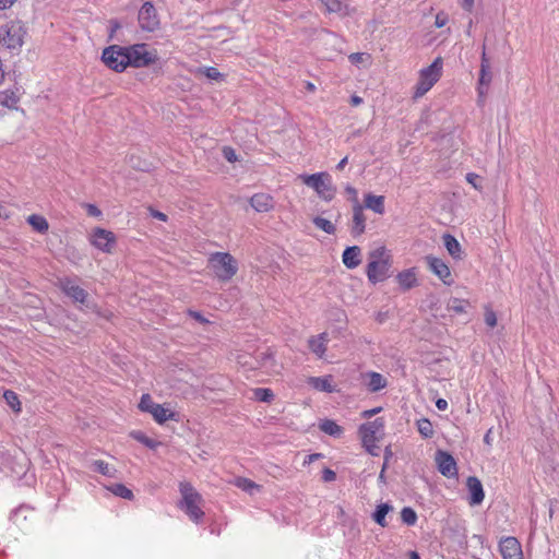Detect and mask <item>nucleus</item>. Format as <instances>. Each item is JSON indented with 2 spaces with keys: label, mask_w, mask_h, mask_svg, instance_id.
Listing matches in <instances>:
<instances>
[{
  "label": "nucleus",
  "mask_w": 559,
  "mask_h": 559,
  "mask_svg": "<svg viewBox=\"0 0 559 559\" xmlns=\"http://www.w3.org/2000/svg\"><path fill=\"white\" fill-rule=\"evenodd\" d=\"M392 264L391 254L385 247L380 246L369 253V262L367 265L368 280L376 284L383 282L389 276Z\"/></svg>",
  "instance_id": "nucleus-1"
},
{
  "label": "nucleus",
  "mask_w": 559,
  "mask_h": 559,
  "mask_svg": "<svg viewBox=\"0 0 559 559\" xmlns=\"http://www.w3.org/2000/svg\"><path fill=\"white\" fill-rule=\"evenodd\" d=\"M359 436L362 447L366 451L377 456L379 455L380 447L378 443L384 436V420L383 418H376L372 421H367L359 427Z\"/></svg>",
  "instance_id": "nucleus-2"
},
{
  "label": "nucleus",
  "mask_w": 559,
  "mask_h": 559,
  "mask_svg": "<svg viewBox=\"0 0 559 559\" xmlns=\"http://www.w3.org/2000/svg\"><path fill=\"white\" fill-rule=\"evenodd\" d=\"M181 500L179 508L195 523H199L204 512L201 509L202 497L201 495L188 483L180 484Z\"/></svg>",
  "instance_id": "nucleus-3"
},
{
  "label": "nucleus",
  "mask_w": 559,
  "mask_h": 559,
  "mask_svg": "<svg viewBox=\"0 0 559 559\" xmlns=\"http://www.w3.org/2000/svg\"><path fill=\"white\" fill-rule=\"evenodd\" d=\"M302 183L313 189L318 197L326 202L334 199L336 189L332 183V178L328 173H317L312 175L302 174L298 177Z\"/></svg>",
  "instance_id": "nucleus-4"
},
{
  "label": "nucleus",
  "mask_w": 559,
  "mask_h": 559,
  "mask_svg": "<svg viewBox=\"0 0 559 559\" xmlns=\"http://www.w3.org/2000/svg\"><path fill=\"white\" fill-rule=\"evenodd\" d=\"M443 61L441 57L420 70L418 82L415 87L414 97H423L441 78Z\"/></svg>",
  "instance_id": "nucleus-5"
},
{
  "label": "nucleus",
  "mask_w": 559,
  "mask_h": 559,
  "mask_svg": "<svg viewBox=\"0 0 559 559\" xmlns=\"http://www.w3.org/2000/svg\"><path fill=\"white\" fill-rule=\"evenodd\" d=\"M210 264L215 275L223 281L230 280L238 270L236 260L226 252H216L210 257Z\"/></svg>",
  "instance_id": "nucleus-6"
},
{
  "label": "nucleus",
  "mask_w": 559,
  "mask_h": 559,
  "mask_svg": "<svg viewBox=\"0 0 559 559\" xmlns=\"http://www.w3.org/2000/svg\"><path fill=\"white\" fill-rule=\"evenodd\" d=\"M126 52L130 57V66L134 68L147 67L158 59L156 50L150 49L145 44L128 46Z\"/></svg>",
  "instance_id": "nucleus-7"
},
{
  "label": "nucleus",
  "mask_w": 559,
  "mask_h": 559,
  "mask_svg": "<svg viewBox=\"0 0 559 559\" xmlns=\"http://www.w3.org/2000/svg\"><path fill=\"white\" fill-rule=\"evenodd\" d=\"M102 59L104 63L116 72H122L130 66V57L126 47L112 45L104 49Z\"/></svg>",
  "instance_id": "nucleus-8"
},
{
  "label": "nucleus",
  "mask_w": 559,
  "mask_h": 559,
  "mask_svg": "<svg viewBox=\"0 0 559 559\" xmlns=\"http://www.w3.org/2000/svg\"><path fill=\"white\" fill-rule=\"evenodd\" d=\"M90 241L96 249L105 253H111L117 239L112 231L97 227L92 230Z\"/></svg>",
  "instance_id": "nucleus-9"
},
{
  "label": "nucleus",
  "mask_w": 559,
  "mask_h": 559,
  "mask_svg": "<svg viewBox=\"0 0 559 559\" xmlns=\"http://www.w3.org/2000/svg\"><path fill=\"white\" fill-rule=\"evenodd\" d=\"M242 366H249L250 369H260L265 374H278L281 371V365H278L272 353L262 352L259 357L255 358L254 362L247 360L239 361Z\"/></svg>",
  "instance_id": "nucleus-10"
},
{
  "label": "nucleus",
  "mask_w": 559,
  "mask_h": 559,
  "mask_svg": "<svg viewBox=\"0 0 559 559\" xmlns=\"http://www.w3.org/2000/svg\"><path fill=\"white\" fill-rule=\"evenodd\" d=\"M60 287L63 293L72 298L75 302H79L88 309L94 308V305H92L88 300V294L86 290L80 287L74 280L68 277L61 280Z\"/></svg>",
  "instance_id": "nucleus-11"
},
{
  "label": "nucleus",
  "mask_w": 559,
  "mask_h": 559,
  "mask_svg": "<svg viewBox=\"0 0 559 559\" xmlns=\"http://www.w3.org/2000/svg\"><path fill=\"white\" fill-rule=\"evenodd\" d=\"M139 24L143 31L154 32L159 26V20L153 3L145 2L139 11Z\"/></svg>",
  "instance_id": "nucleus-12"
},
{
  "label": "nucleus",
  "mask_w": 559,
  "mask_h": 559,
  "mask_svg": "<svg viewBox=\"0 0 559 559\" xmlns=\"http://www.w3.org/2000/svg\"><path fill=\"white\" fill-rule=\"evenodd\" d=\"M24 31L19 22H10L5 25L3 43L9 49H17L23 45Z\"/></svg>",
  "instance_id": "nucleus-13"
},
{
  "label": "nucleus",
  "mask_w": 559,
  "mask_h": 559,
  "mask_svg": "<svg viewBox=\"0 0 559 559\" xmlns=\"http://www.w3.org/2000/svg\"><path fill=\"white\" fill-rule=\"evenodd\" d=\"M499 550L503 559H523L522 547L515 537H503L499 543Z\"/></svg>",
  "instance_id": "nucleus-14"
},
{
  "label": "nucleus",
  "mask_w": 559,
  "mask_h": 559,
  "mask_svg": "<svg viewBox=\"0 0 559 559\" xmlns=\"http://www.w3.org/2000/svg\"><path fill=\"white\" fill-rule=\"evenodd\" d=\"M436 462L438 465V471L445 477L452 478L456 477L457 468L456 462L454 457L444 451H438L436 453Z\"/></svg>",
  "instance_id": "nucleus-15"
},
{
  "label": "nucleus",
  "mask_w": 559,
  "mask_h": 559,
  "mask_svg": "<svg viewBox=\"0 0 559 559\" xmlns=\"http://www.w3.org/2000/svg\"><path fill=\"white\" fill-rule=\"evenodd\" d=\"M427 263L431 272L438 276L445 285L453 283L450 267L444 263L443 260L436 257H427Z\"/></svg>",
  "instance_id": "nucleus-16"
},
{
  "label": "nucleus",
  "mask_w": 559,
  "mask_h": 559,
  "mask_svg": "<svg viewBox=\"0 0 559 559\" xmlns=\"http://www.w3.org/2000/svg\"><path fill=\"white\" fill-rule=\"evenodd\" d=\"M466 487L468 490V503L471 506L480 504L485 498V492L480 480L475 476H469L466 479Z\"/></svg>",
  "instance_id": "nucleus-17"
},
{
  "label": "nucleus",
  "mask_w": 559,
  "mask_h": 559,
  "mask_svg": "<svg viewBox=\"0 0 559 559\" xmlns=\"http://www.w3.org/2000/svg\"><path fill=\"white\" fill-rule=\"evenodd\" d=\"M330 342L329 334L323 332L318 335L311 336L308 340L309 349L318 357L322 358L326 352Z\"/></svg>",
  "instance_id": "nucleus-18"
},
{
  "label": "nucleus",
  "mask_w": 559,
  "mask_h": 559,
  "mask_svg": "<svg viewBox=\"0 0 559 559\" xmlns=\"http://www.w3.org/2000/svg\"><path fill=\"white\" fill-rule=\"evenodd\" d=\"M251 206L257 212H269L274 207L273 198L266 193H257L250 199Z\"/></svg>",
  "instance_id": "nucleus-19"
},
{
  "label": "nucleus",
  "mask_w": 559,
  "mask_h": 559,
  "mask_svg": "<svg viewBox=\"0 0 559 559\" xmlns=\"http://www.w3.org/2000/svg\"><path fill=\"white\" fill-rule=\"evenodd\" d=\"M396 281L400 287L404 290H408L418 285L416 269H407L400 272L396 275Z\"/></svg>",
  "instance_id": "nucleus-20"
},
{
  "label": "nucleus",
  "mask_w": 559,
  "mask_h": 559,
  "mask_svg": "<svg viewBox=\"0 0 559 559\" xmlns=\"http://www.w3.org/2000/svg\"><path fill=\"white\" fill-rule=\"evenodd\" d=\"M344 265L348 269L357 267L361 262V250L357 246L348 247L342 255Z\"/></svg>",
  "instance_id": "nucleus-21"
},
{
  "label": "nucleus",
  "mask_w": 559,
  "mask_h": 559,
  "mask_svg": "<svg viewBox=\"0 0 559 559\" xmlns=\"http://www.w3.org/2000/svg\"><path fill=\"white\" fill-rule=\"evenodd\" d=\"M366 385L369 391L378 392L386 386L385 378L378 372H368L365 374Z\"/></svg>",
  "instance_id": "nucleus-22"
},
{
  "label": "nucleus",
  "mask_w": 559,
  "mask_h": 559,
  "mask_svg": "<svg viewBox=\"0 0 559 559\" xmlns=\"http://www.w3.org/2000/svg\"><path fill=\"white\" fill-rule=\"evenodd\" d=\"M365 206L377 214L384 213V197L368 193L365 195Z\"/></svg>",
  "instance_id": "nucleus-23"
},
{
  "label": "nucleus",
  "mask_w": 559,
  "mask_h": 559,
  "mask_svg": "<svg viewBox=\"0 0 559 559\" xmlns=\"http://www.w3.org/2000/svg\"><path fill=\"white\" fill-rule=\"evenodd\" d=\"M365 222L366 217L362 212V207L357 204L354 206V213H353V234L354 235H360L365 231Z\"/></svg>",
  "instance_id": "nucleus-24"
},
{
  "label": "nucleus",
  "mask_w": 559,
  "mask_h": 559,
  "mask_svg": "<svg viewBox=\"0 0 559 559\" xmlns=\"http://www.w3.org/2000/svg\"><path fill=\"white\" fill-rule=\"evenodd\" d=\"M150 414L158 424H164L169 419H176V414L160 404L155 405Z\"/></svg>",
  "instance_id": "nucleus-25"
},
{
  "label": "nucleus",
  "mask_w": 559,
  "mask_h": 559,
  "mask_svg": "<svg viewBox=\"0 0 559 559\" xmlns=\"http://www.w3.org/2000/svg\"><path fill=\"white\" fill-rule=\"evenodd\" d=\"M308 384L321 392L330 393L334 391V388L331 383V377H310L308 379Z\"/></svg>",
  "instance_id": "nucleus-26"
},
{
  "label": "nucleus",
  "mask_w": 559,
  "mask_h": 559,
  "mask_svg": "<svg viewBox=\"0 0 559 559\" xmlns=\"http://www.w3.org/2000/svg\"><path fill=\"white\" fill-rule=\"evenodd\" d=\"M393 511V507L389 503H380L377 506L372 519L379 524L381 527H385L388 525L385 521V516L389 512Z\"/></svg>",
  "instance_id": "nucleus-27"
},
{
  "label": "nucleus",
  "mask_w": 559,
  "mask_h": 559,
  "mask_svg": "<svg viewBox=\"0 0 559 559\" xmlns=\"http://www.w3.org/2000/svg\"><path fill=\"white\" fill-rule=\"evenodd\" d=\"M443 243L449 254L454 259L461 258V245L460 242L450 234L443 236Z\"/></svg>",
  "instance_id": "nucleus-28"
},
{
  "label": "nucleus",
  "mask_w": 559,
  "mask_h": 559,
  "mask_svg": "<svg viewBox=\"0 0 559 559\" xmlns=\"http://www.w3.org/2000/svg\"><path fill=\"white\" fill-rule=\"evenodd\" d=\"M27 223L32 226V228L34 230H36L37 233H40V234H45L49 228V224H48L47 219L41 215H37V214L29 215L27 217Z\"/></svg>",
  "instance_id": "nucleus-29"
},
{
  "label": "nucleus",
  "mask_w": 559,
  "mask_h": 559,
  "mask_svg": "<svg viewBox=\"0 0 559 559\" xmlns=\"http://www.w3.org/2000/svg\"><path fill=\"white\" fill-rule=\"evenodd\" d=\"M19 102V95L14 90L0 92V105L7 108H13Z\"/></svg>",
  "instance_id": "nucleus-30"
},
{
  "label": "nucleus",
  "mask_w": 559,
  "mask_h": 559,
  "mask_svg": "<svg viewBox=\"0 0 559 559\" xmlns=\"http://www.w3.org/2000/svg\"><path fill=\"white\" fill-rule=\"evenodd\" d=\"M319 427L323 432L333 437H341L343 433V428L330 419L322 420Z\"/></svg>",
  "instance_id": "nucleus-31"
},
{
  "label": "nucleus",
  "mask_w": 559,
  "mask_h": 559,
  "mask_svg": "<svg viewBox=\"0 0 559 559\" xmlns=\"http://www.w3.org/2000/svg\"><path fill=\"white\" fill-rule=\"evenodd\" d=\"M106 489L115 496L127 500H132L134 497L133 492L122 484H114L111 486H107Z\"/></svg>",
  "instance_id": "nucleus-32"
},
{
  "label": "nucleus",
  "mask_w": 559,
  "mask_h": 559,
  "mask_svg": "<svg viewBox=\"0 0 559 559\" xmlns=\"http://www.w3.org/2000/svg\"><path fill=\"white\" fill-rule=\"evenodd\" d=\"M235 486L239 489L253 495L255 491H259L260 486L253 483L252 480L243 477H238L234 481Z\"/></svg>",
  "instance_id": "nucleus-33"
},
{
  "label": "nucleus",
  "mask_w": 559,
  "mask_h": 559,
  "mask_svg": "<svg viewBox=\"0 0 559 559\" xmlns=\"http://www.w3.org/2000/svg\"><path fill=\"white\" fill-rule=\"evenodd\" d=\"M92 468L102 475L108 476V477H115L116 476V468L110 466L108 463L97 460L92 463Z\"/></svg>",
  "instance_id": "nucleus-34"
},
{
  "label": "nucleus",
  "mask_w": 559,
  "mask_h": 559,
  "mask_svg": "<svg viewBox=\"0 0 559 559\" xmlns=\"http://www.w3.org/2000/svg\"><path fill=\"white\" fill-rule=\"evenodd\" d=\"M469 302L464 299L451 298L447 304V309L455 313H465Z\"/></svg>",
  "instance_id": "nucleus-35"
},
{
  "label": "nucleus",
  "mask_w": 559,
  "mask_h": 559,
  "mask_svg": "<svg viewBox=\"0 0 559 559\" xmlns=\"http://www.w3.org/2000/svg\"><path fill=\"white\" fill-rule=\"evenodd\" d=\"M3 399L7 402V404L15 412H21V402L19 400V396L15 392L11 390H5L3 392Z\"/></svg>",
  "instance_id": "nucleus-36"
},
{
  "label": "nucleus",
  "mask_w": 559,
  "mask_h": 559,
  "mask_svg": "<svg viewBox=\"0 0 559 559\" xmlns=\"http://www.w3.org/2000/svg\"><path fill=\"white\" fill-rule=\"evenodd\" d=\"M312 222L316 225V227H318L319 229L323 230L326 234L331 235V234L335 233L334 224L331 221L326 219V218H323L321 216H316L312 219Z\"/></svg>",
  "instance_id": "nucleus-37"
},
{
  "label": "nucleus",
  "mask_w": 559,
  "mask_h": 559,
  "mask_svg": "<svg viewBox=\"0 0 559 559\" xmlns=\"http://www.w3.org/2000/svg\"><path fill=\"white\" fill-rule=\"evenodd\" d=\"M417 428L419 433L424 438H431L433 436V427L430 420L421 418L417 421Z\"/></svg>",
  "instance_id": "nucleus-38"
},
{
  "label": "nucleus",
  "mask_w": 559,
  "mask_h": 559,
  "mask_svg": "<svg viewBox=\"0 0 559 559\" xmlns=\"http://www.w3.org/2000/svg\"><path fill=\"white\" fill-rule=\"evenodd\" d=\"M325 10L330 13H342L344 5L340 0H320Z\"/></svg>",
  "instance_id": "nucleus-39"
},
{
  "label": "nucleus",
  "mask_w": 559,
  "mask_h": 559,
  "mask_svg": "<svg viewBox=\"0 0 559 559\" xmlns=\"http://www.w3.org/2000/svg\"><path fill=\"white\" fill-rule=\"evenodd\" d=\"M401 519L407 525H414L417 521L416 512L408 507H405L401 511Z\"/></svg>",
  "instance_id": "nucleus-40"
},
{
  "label": "nucleus",
  "mask_w": 559,
  "mask_h": 559,
  "mask_svg": "<svg viewBox=\"0 0 559 559\" xmlns=\"http://www.w3.org/2000/svg\"><path fill=\"white\" fill-rule=\"evenodd\" d=\"M348 59L353 64H356V66L364 64L365 66L367 62L370 61V55L365 53V52H354L348 56Z\"/></svg>",
  "instance_id": "nucleus-41"
},
{
  "label": "nucleus",
  "mask_w": 559,
  "mask_h": 559,
  "mask_svg": "<svg viewBox=\"0 0 559 559\" xmlns=\"http://www.w3.org/2000/svg\"><path fill=\"white\" fill-rule=\"evenodd\" d=\"M273 396L270 389L259 388L254 390V397L261 402H271Z\"/></svg>",
  "instance_id": "nucleus-42"
},
{
  "label": "nucleus",
  "mask_w": 559,
  "mask_h": 559,
  "mask_svg": "<svg viewBox=\"0 0 559 559\" xmlns=\"http://www.w3.org/2000/svg\"><path fill=\"white\" fill-rule=\"evenodd\" d=\"M155 405H157V403H155L148 394H143L139 407L143 412L151 413Z\"/></svg>",
  "instance_id": "nucleus-43"
},
{
  "label": "nucleus",
  "mask_w": 559,
  "mask_h": 559,
  "mask_svg": "<svg viewBox=\"0 0 559 559\" xmlns=\"http://www.w3.org/2000/svg\"><path fill=\"white\" fill-rule=\"evenodd\" d=\"M491 81L490 64L480 68L479 85H489Z\"/></svg>",
  "instance_id": "nucleus-44"
},
{
  "label": "nucleus",
  "mask_w": 559,
  "mask_h": 559,
  "mask_svg": "<svg viewBox=\"0 0 559 559\" xmlns=\"http://www.w3.org/2000/svg\"><path fill=\"white\" fill-rule=\"evenodd\" d=\"M485 323L489 328H495L497 325V316L492 309L489 307L485 308Z\"/></svg>",
  "instance_id": "nucleus-45"
},
{
  "label": "nucleus",
  "mask_w": 559,
  "mask_h": 559,
  "mask_svg": "<svg viewBox=\"0 0 559 559\" xmlns=\"http://www.w3.org/2000/svg\"><path fill=\"white\" fill-rule=\"evenodd\" d=\"M201 71L210 80H218L222 76L218 70L213 67L204 68Z\"/></svg>",
  "instance_id": "nucleus-46"
},
{
  "label": "nucleus",
  "mask_w": 559,
  "mask_h": 559,
  "mask_svg": "<svg viewBox=\"0 0 559 559\" xmlns=\"http://www.w3.org/2000/svg\"><path fill=\"white\" fill-rule=\"evenodd\" d=\"M466 180L468 183H471L476 190H480V178L478 175L469 173L466 175Z\"/></svg>",
  "instance_id": "nucleus-47"
},
{
  "label": "nucleus",
  "mask_w": 559,
  "mask_h": 559,
  "mask_svg": "<svg viewBox=\"0 0 559 559\" xmlns=\"http://www.w3.org/2000/svg\"><path fill=\"white\" fill-rule=\"evenodd\" d=\"M223 155H224V157H225L228 162H230V163H234V162H236V160H237L236 152H235V150H234V148H231V147L225 146V147L223 148Z\"/></svg>",
  "instance_id": "nucleus-48"
},
{
  "label": "nucleus",
  "mask_w": 559,
  "mask_h": 559,
  "mask_svg": "<svg viewBox=\"0 0 559 559\" xmlns=\"http://www.w3.org/2000/svg\"><path fill=\"white\" fill-rule=\"evenodd\" d=\"M133 436H134V438L136 440H139L143 444H145V445H147L150 448H154L155 447L154 441L152 439L147 438L146 436H144L143 433L138 432V433H134Z\"/></svg>",
  "instance_id": "nucleus-49"
},
{
  "label": "nucleus",
  "mask_w": 559,
  "mask_h": 559,
  "mask_svg": "<svg viewBox=\"0 0 559 559\" xmlns=\"http://www.w3.org/2000/svg\"><path fill=\"white\" fill-rule=\"evenodd\" d=\"M448 23V15L443 12H439L436 15L435 25L440 28L443 27Z\"/></svg>",
  "instance_id": "nucleus-50"
},
{
  "label": "nucleus",
  "mask_w": 559,
  "mask_h": 559,
  "mask_svg": "<svg viewBox=\"0 0 559 559\" xmlns=\"http://www.w3.org/2000/svg\"><path fill=\"white\" fill-rule=\"evenodd\" d=\"M345 191L348 194V197L350 198V200L354 201L356 203V205H357L358 204V198H357L358 197V192H357V190L354 187H352L350 185H347L345 187Z\"/></svg>",
  "instance_id": "nucleus-51"
},
{
  "label": "nucleus",
  "mask_w": 559,
  "mask_h": 559,
  "mask_svg": "<svg viewBox=\"0 0 559 559\" xmlns=\"http://www.w3.org/2000/svg\"><path fill=\"white\" fill-rule=\"evenodd\" d=\"M335 478H336V474H335V472H334V471H332V469H330V468H325V469L323 471L322 479H323L324 481H328V483H329V481H333V480H335Z\"/></svg>",
  "instance_id": "nucleus-52"
},
{
  "label": "nucleus",
  "mask_w": 559,
  "mask_h": 559,
  "mask_svg": "<svg viewBox=\"0 0 559 559\" xmlns=\"http://www.w3.org/2000/svg\"><path fill=\"white\" fill-rule=\"evenodd\" d=\"M86 209H87V214L91 216L99 217L102 215L100 210L94 204H87Z\"/></svg>",
  "instance_id": "nucleus-53"
},
{
  "label": "nucleus",
  "mask_w": 559,
  "mask_h": 559,
  "mask_svg": "<svg viewBox=\"0 0 559 559\" xmlns=\"http://www.w3.org/2000/svg\"><path fill=\"white\" fill-rule=\"evenodd\" d=\"M381 412V407H376L371 409H366L361 413L362 418H371L372 416L377 415Z\"/></svg>",
  "instance_id": "nucleus-54"
},
{
  "label": "nucleus",
  "mask_w": 559,
  "mask_h": 559,
  "mask_svg": "<svg viewBox=\"0 0 559 559\" xmlns=\"http://www.w3.org/2000/svg\"><path fill=\"white\" fill-rule=\"evenodd\" d=\"M189 316L192 317L194 320L199 321L202 324L209 323V320L205 319L201 313L195 311H189Z\"/></svg>",
  "instance_id": "nucleus-55"
},
{
  "label": "nucleus",
  "mask_w": 559,
  "mask_h": 559,
  "mask_svg": "<svg viewBox=\"0 0 559 559\" xmlns=\"http://www.w3.org/2000/svg\"><path fill=\"white\" fill-rule=\"evenodd\" d=\"M487 85H478L477 87V93H478V102L479 103H483L485 97H486V94H487V88H486Z\"/></svg>",
  "instance_id": "nucleus-56"
},
{
  "label": "nucleus",
  "mask_w": 559,
  "mask_h": 559,
  "mask_svg": "<svg viewBox=\"0 0 559 559\" xmlns=\"http://www.w3.org/2000/svg\"><path fill=\"white\" fill-rule=\"evenodd\" d=\"M151 212V215L154 217V218H157L159 221H163V222H166L167 221V215L159 212V211H155L153 209L150 210Z\"/></svg>",
  "instance_id": "nucleus-57"
},
{
  "label": "nucleus",
  "mask_w": 559,
  "mask_h": 559,
  "mask_svg": "<svg viewBox=\"0 0 559 559\" xmlns=\"http://www.w3.org/2000/svg\"><path fill=\"white\" fill-rule=\"evenodd\" d=\"M17 0H0V10L10 9Z\"/></svg>",
  "instance_id": "nucleus-58"
},
{
  "label": "nucleus",
  "mask_w": 559,
  "mask_h": 559,
  "mask_svg": "<svg viewBox=\"0 0 559 559\" xmlns=\"http://www.w3.org/2000/svg\"><path fill=\"white\" fill-rule=\"evenodd\" d=\"M475 0H462V8L468 12L472 11Z\"/></svg>",
  "instance_id": "nucleus-59"
},
{
  "label": "nucleus",
  "mask_w": 559,
  "mask_h": 559,
  "mask_svg": "<svg viewBox=\"0 0 559 559\" xmlns=\"http://www.w3.org/2000/svg\"><path fill=\"white\" fill-rule=\"evenodd\" d=\"M436 406L440 411H445L448 408V402L444 399H439L436 402Z\"/></svg>",
  "instance_id": "nucleus-60"
},
{
  "label": "nucleus",
  "mask_w": 559,
  "mask_h": 559,
  "mask_svg": "<svg viewBox=\"0 0 559 559\" xmlns=\"http://www.w3.org/2000/svg\"><path fill=\"white\" fill-rule=\"evenodd\" d=\"M350 104L355 107L359 106L360 104H362V98L357 95H354L350 97Z\"/></svg>",
  "instance_id": "nucleus-61"
},
{
  "label": "nucleus",
  "mask_w": 559,
  "mask_h": 559,
  "mask_svg": "<svg viewBox=\"0 0 559 559\" xmlns=\"http://www.w3.org/2000/svg\"><path fill=\"white\" fill-rule=\"evenodd\" d=\"M491 435H492V429H489V430L486 432L485 437H484V442H485L486 444H488V445H490V444H491V442H492V437H491Z\"/></svg>",
  "instance_id": "nucleus-62"
},
{
  "label": "nucleus",
  "mask_w": 559,
  "mask_h": 559,
  "mask_svg": "<svg viewBox=\"0 0 559 559\" xmlns=\"http://www.w3.org/2000/svg\"><path fill=\"white\" fill-rule=\"evenodd\" d=\"M320 456H321V454H319V453L310 454L307 456V460L305 461V463H311V462L316 461L317 459H319Z\"/></svg>",
  "instance_id": "nucleus-63"
},
{
  "label": "nucleus",
  "mask_w": 559,
  "mask_h": 559,
  "mask_svg": "<svg viewBox=\"0 0 559 559\" xmlns=\"http://www.w3.org/2000/svg\"><path fill=\"white\" fill-rule=\"evenodd\" d=\"M347 162H348V157L345 156L343 159L340 160V163L337 164L336 168L338 170H342L345 167V165L347 164Z\"/></svg>",
  "instance_id": "nucleus-64"
}]
</instances>
